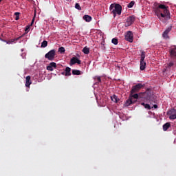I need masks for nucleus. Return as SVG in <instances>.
Returning <instances> with one entry per match:
<instances>
[{"label": "nucleus", "instance_id": "1", "mask_svg": "<svg viewBox=\"0 0 176 176\" xmlns=\"http://www.w3.org/2000/svg\"><path fill=\"white\" fill-rule=\"evenodd\" d=\"M154 6L153 11L158 19H160V17H166L167 20H170V19H171V16H170V11H168V6L157 3H155Z\"/></svg>", "mask_w": 176, "mask_h": 176}, {"label": "nucleus", "instance_id": "2", "mask_svg": "<svg viewBox=\"0 0 176 176\" xmlns=\"http://www.w3.org/2000/svg\"><path fill=\"white\" fill-rule=\"evenodd\" d=\"M109 10L111 12L113 17H116V14L120 16L122 14V6L118 3H112L110 6Z\"/></svg>", "mask_w": 176, "mask_h": 176}, {"label": "nucleus", "instance_id": "3", "mask_svg": "<svg viewBox=\"0 0 176 176\" xmlns=\"http://www.w3.org/2000/svg\"><path fill=\"white\" fill-rule=\"evenodd\" d=\"M45 58L49 60L50 61H53L56 58V50H51L45 55Z\"/></svg>", "mask_w": 176, "mask_h": 176}, {"label": "nucleus", "instance_id": "4", "mask_svg": "<svg viewBox=\"0 0 176 176\" xmlns=\"http://www.w3.org/2000/svg\"><path fill=\"white\" fill-rule=\"evenodd\" d=\"M144 87V85L141 83H138L136 85L132 87V89L130 91L131 94H134L135 93H138L141 89Z\"/></svg>", "mask_w": 176, "mask_h": 176}, {"label": "nucleus", "instance_id": "5", "mask_svg": "<svg viewBox=\"0 0 176 176\" xmlns=\"http://www.w3.org/2000/svg\"><path fill=\"white\" fill-rule=\"evenodd\" d=\"M125 41L130 42L131 43L134 41V35L131 31H128L125 34Z\"/></svg>", "mask_w": 176, "mask_h": 176}, {"label": "nucleus", "instance_id": "6", "mask_svg": "<svg viewBox=\"0 0 176 176\" xmlns=\"http://www.w3.org/2000/svg\"><path fill=\"white\" fill-rule=\"evenodd\" d=\"M170 58L176 63V47H172L169 50Z\"/></svg>", "mask_w": 176, "mask_h": 176}, {"label": "nucleus", "instance_id": "7", "mask_svg": "<svg viewBox=\"0 0 176 176\" xmlns=\"http://www.w3.org/2000/svg\"><path fill=\"white\" fill-rule=\"evenodd\" d=\"M134 21H135V16H134V15L130 16L126 19L125 23L126 27H130V25H131Z\"/></svg>", "mask_w": 176, "mask_h": 176}, {"label": "nucleus", "instance_id": "8", "mask_svg": "<svg viewBox=\"0 0 176 176\" xmlns=\"http://www.w3.org/2000/svg\"><path fill=\"white\" fill-rule=\"evenodd\" d=\"M172 30H173V26L170 25L168 27L167 29L162 34V38H164V39H170V37L168 36V34Z\"/></svg>", "mask_w": 176, "mask_h": 176}, {"label": "nucleus", "instance_id": "9", "mask_svg": "<svg viewBox=\"0 0 176 176\" xmlns=\"http://www.w3.org/2000/svg\"><path fill=\"white\" fill-rule=\"evenodd\" d=\"M168 115H169V119L170 120H174L176 119V110L174 109H170L169 111H168Z\"/></svg>", "mask_w": 176, "mask_h": 176}, {"label": "nucleus", "instance_id": "10", "mask_svg": "<svg viewBox=\"0 0 176 176\" xmlns=\"http://www.w3.org/2000/svg\"><path fill=\"white\" fill-rule=\"evenodd\" d=\"M82 61L76 57H73L70 60V65H74V64H81Z\"/></svg>", "mask_w": 176, "mask_h": 176}, {"label": "nucleus", "instance_id": "11", "mask_svg": "<svg viewBox=\"0 0 176 176\" xmlns=\"http://www.w3.org/2000/svg\"><path fill=\"white\" fill-rule=\"evenodd\" d=\"M54 68H57V65L54 62L50 63V65L47 66V71H53L54 69Z\"/></svg>", "mask_w": 176, "mask_h": 176}, {"label": "nucleus", "instance_id": "12", "mask_svg": "<svg viewBox=\"0 0 176 176\" xmlns=\"http://www.w3.org/2000/svg\"><path fill=\"white\" fill-rule=\"evenodd\" d=\"M32 84V81L31 80V76H26L25 87H30V86H31Z\"/></svg>", "mask_w": 176, "mask_h": 176}, {"label": "nucleus", "instance_id": "13", "mask_svg": "<svg viewBox=\"0 0 176 176\" xmlns=\"http://www.w3.org/2000/svg\"><path fill=\"white\" fill-rule=\"evenodd\" d=\"M133 104V99L129 96V99L126 100V102L124 104V107H130V105Z\"/></svg>", "mask_w": 176, "mask_h": 176}, {"label": "nucleus", "instance_id": "14", "mask_svg": "<svg viewBox=\"0 0 176 176\" xmlns=\"http://www.w3.org/2000/svg\"><path fill=\"white\" fill-rule=\"evenodd\" d=\"M146 67V62L145 60H140V71H144Z\"/></svg>", "mask_w": 176, "mask_h": 176}, {"label": "nucleus", "instance_id": "15", "mask_svg": "<svg viewBox=\"0 0 176 176\" xmlns=\"http://www.w3.org/2000/svg\"><path fill=\"white\" fill-rule=\"evenodd\" d=\"M83 20H85V21H86L87 23H90V21L93 20V18H91V16L89 15H84Z\"/></svg>", "mask_w": 176, "mask_h": 176}, {"label": "nucleus", "instance_id": "16", "mask_svg": "<svg viewBox=\"0 0 176 176\" xmlns=\"http://www.w3.org/2000/svg\"><path fill=\"white\" fill-rule=\"evenodd\" d=\"M65 76H71V68L69 67L65 68Z\"/></svg>", "mask_w": 176, "mask_h": 176}, {"label": "nucleus", "instance_id": "17", "mask_svg": "<svg viewBox=\"0 0 176 176\" xmlns=\"http://www.w3.org/2000/svg\"><path fill=\"white\" fill-rule=\"evenodd\" d=\"M170 127H171V124L170 122H166V124H164L163 125L164 131H167V130H168V129H170Z\"/></svg>", "mask_w": 176, "mask_h": 176}, {"label": "nucleus", "instance_id": "18", "mask_svg": "<svg viewBox=\"0 0 176 176\" xmlns=\"http://www.w3.org/2000/svg\"><path fill=\"white\" fill-rule=\"evenodd\" d=\"M82 53H84V54H89V53H90V48L85 47L82 49Z\"/></svg>", "mask_w": 176, "mask_h": 176}, {"label": "nucleus", "instance_id": "19", "mask_svg": "<svg viewBox=\"0 0 176 176\" xmlns=\"http://www.w3.org/2000/svg\"><path fill=\"white\" fill-rule=\"evenodd\" d=\"M111 101H113V102H119V98H118V96H116V95H113L111 97Z\"/></svg>", "mask_w": 176, "mask_h": 176}, {"label": "nucleus", "instance_id": "20", "mask_svg": "<svg viewBox=\"0 0 176 176\" xmlns=\"http://www.w3.org/2000/svg\"><path fill=\"white\" fill-rule=\"evenodd\" d=\"M72 75H82V72L78 69H73Z\"/></svg>", "mask_w": 176, "mask_h": 176}, {"label": "nucleus", "instance_id": "21", "mask_svg": "<svg viewBox=\"0 0 176 176\" xmlns=\"http://www.w3.org/2000/svg\"><path fill=\"white\" fill-rule=\"evenodd\" d=\"M141 105H142L143 107H144V108L146 109H152V108L151 107V105L149 104H145L144 102H142Z\"/></svg>", "mask_w": 176, "mask_h": 176}, {"label": "nucleus", "instance_id": "22", "mask_svg": "<svg viewBox=\"0 0 176 176\" xmlns=\"http://www.w3.org/2000/svg\"><path fill=\"white\" fill-rule=\"evenodd\" d=\"M176 63L175 61L174 60H171L170 62H169V63L167 65V67L166 68H171L172 67H174V63Z\"/></svg>", "mask_w": 176, "mask_h": 176}, {"label": "nucleus", "instance_id": "23", "mask_svg": "<svg viewBox=\"0 0 176 176\" xmlns=\"http://www.w3.org/2000/svg\"><path fill=\"white\" fill-rule=\"evenodd\" d=\"M129 97H131L132 99L135 98V100H138L139 96H138V94H131V93H130Z\"/></svg>", "mask_w": 176, "mask_h": 176}, {"label": "nucleus", "instance_id": "24", "mask_svg": "<svg viewBox=\"0 0 176 176\" xmlns=\"http://www.w3.org/2000/svg\"><path fill=\"white\" fill-rule=\"evenodd\" d=\"M95 80H97L96 82V85H100L101 83V77L100 76H96L95 77Z\"/></svg>", "mask_w": 176, "mask_h": 176}, {"label": "nucleus", "instance_id": "25", "mask_svg": "<svg viewBox=\"0 0 176 176\" xmlns=\"http://www.w3.org/2000/svg\"><path fill=\"white\" fill-rule=\"evenodd\" d=\"M145 52H142V54H141V59H140V61H144L145 60Z\"/></svg>", "mask_w": 176, "mask_h": 176}, {"label": "nucleus", "instance_id": "26", "mask_svg": "<svg viewBox=\"0 0 176 176\" xmlns=\"http://www.w3.org/2000/svg\"><path fill=\"white\" fill-rule=\"evenodd\" d=\"M135 2L134 1H131V2L128 4L127 7L129 8H133V6H134V4H135Z\"/></svg>", "mask_w": 176, "mask_h": 176}, {"label": "nucleus", "instance_id": "27", "mask_svg": "<svg viewBox=\"0 0 176 176\" xmlns=\"http://www.w3.org/2000/svg\"><path fill=\"white\" fill-rule=\"evenodd\" d=\"M47 46V41H43L41 43V47H46Z\"/></svg>", "mask_w": 176, "mask_h": 176}, {"label": "nucleus", "instance_id": "28", "mask_svg": "<svg viewBox=\"0 0 176 176\" xmlns=\"http://www.w3.org/2000/svg\"><path fill=\"white\" fill-rule=\"evenodd\" d=\"M14 16H16L15 20L17 21L20 19V12H15Z\"/></svg>", "mask_w": 176, "mask_h": 176}, {"label": "nucleus", "instance_id": "29", "mask_svg": "<svg viewBox=\"0 0 176 176\" xmlns=\"http://www.w3.org/2000/svg\"><path fill=\"white\" fill-rule=\"evenodd\" d=\"M58 52L60 53H65V48L64 47H60L58 48Z\"/></svg>", "mask_w": 176, "mask_h": 176}, {"label": "nucleus", "instance_id": "30", "mask_svg": "<svg viewBox=\"0 0 176 176\" xmlns=\"http://www.w3.org/2000/svg\"><path fill=\"white\" fill-rule=\"evenodd\" d=\"M76 9H78V10H82V8L80 7V5L79 3H76L75 5Z\"/></svg>", "mask_w": 176, "mask_h": 176}, {"label": "nucleus", "instance_id": "31", "mask_svg": "<svg viewBox=\"0 0 176 176\" xmlns=\"http://www.w3.org/2000/svg\"><path fill=\"white\" fill-rule=\"evenodd\" d=\"M111 43H113V45H118V38H113L111 40Z\"/></svg>", "mask_w": 176, "mask_h": 176}, {"label": "nucleus", "instance_id": "32", "mask_svg": "<svg viewBox=\"0 0 176 176\" xmlns=\"http://www.w3.org/2000/svg\"><path fill=\"white\" fill-rule=\"evenodd\" d=\"M22 36H19V37L16 38L11 39V40H10V41L11 43H13V42H16V41H19V39H20V38H21Z\"/></svg>", "mask_w": 176, "mask_h": 176}, {"label": "nucleus", "instance_id": "33", "mask_svg": "<svg viewBox=\"0 0 176 176\" xmlns=\"http://www.w3.org/2000/svg\"><path fill=\"white\" fill-rule=\"evenodd\" d=\"M137 102V99L132 98V104H135Z\"/></svg>", "mask_w": 176, "mask_h": 176}, {"label": "nucleus", "instance_id": "34", "mask_svg": "<svg viewBox=\"0 0 176 176\" xmlns=\"http://www.w3.org/2000/svg\"><path fill=\"white\" fill-rule=\"evenodd\" d=\"M4 42H6L7 43V45H10V43H12L10 40H9V41L6 40V41H4Z\"/></svg>", "mask_w": 176, "mask_h": 176}, {"label": "nucleus", "instance_id": "35", "mask_svg": "<svg viewBox=\"0 0 176 176\" xmlns=\"http://www.w3.org/2000/svg\"><path fill=\"white\" fill-rule=\"evenodd\" d=\"M153 108H155V109H156L157 108V104H154L153 107H151V109H153Z\"/></svg>", "mask_w": 176, "mask_h": 176}, {"label": "nucleus", "instance_id": "36", "mask_svg": "<svg viewBox=\"0 0 176 176\" xmlns=\"http://www.w3.org/2000/svg\"><path fill=\"white\" fill-rule=\"evenodd\" d=\"M30 30V26H26L25 31H28Z\"/></svg>", "mask_w": 176, "mask_h": 176}, {"label": "nucleus", "instance_id": "37", "mask_svg": "<svg viewBox=\"0 0 176 176\" xmlns=\"http://www.w3.org/2000/svg\"><path fill=\"white\" fill-rule=\"evenodd\" d=\"M0 41H1V42H6V40H4L3 38L0 37Z\"/></svg>", "mask_w": 176, "mask_h": 176}, {"label": "nucleus", "instance_id": "38", "mask_svg": "<svg viewBox=\"0 0 176 176\" xmlns=\"http://www.w3.org/2000/svg\"><path fill=\"white\" fill-rule=\"evenodd\" d=\"M153 102L155 103V104H156V100L154 98V100H153Z\"/></svg>", "mask_w": 176, "mask_h": 176}, {"label": "nucleus", "instance_id": "39", "mask_svg": "<svg viewBox=\"0 0 176 176\" xmlns=\"http://www.w3.org/2000/svg\"><path fill=\"white\" fill-rule=\"evenodd\" d=\"M67 1V2H71V1H72V0H66Z\"/></svg>", "mask_w": 176, "mask_h": 176}, {"label": "nucleus", "instance_id": "40", "mask_svg": "<svg viewBox=\"0 0 176 176\" xmlns=\"http://www.w3.org/2000/svg\"><path fill=\"white\" fill-rule=\"evenodd\" d=\"M34 19H32V24H34Z\"/></svg>", "mask_w": 176, "mask_h": 176}, {"label": "nucleus", "instance_id": "41", "mask_svg": "<svg viewBox=\"0 0 176 176\" xmlns=\"http://www.w3.org/2000/svg\"><path fill=\"white\" fill-rule=\"evenodd\" d=\"M62 75H65V72H62Z\"/></svg>", "mask_w": 176, "mask_h": 176}, {"label": "nucleus", "instance_id": "42", "mask_svg": "<svg viewBox=\"0 0 176 176\" xmlns=\"http://www.w3.org/2000/svg\"><path fill=\"white\" fill-rule=\"evenodd\" d=\"M0 2H2V0H0Z\"/></svg>", "mask_w": 176, "mask_h": 176}]
</instances>
